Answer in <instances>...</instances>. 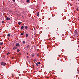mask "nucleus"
Listing matches in <instances>:
<instances>
[{
	"mask_svg": "<svg viewBox=\"0 0 79 79\" xmlns=\"http://www.w3.org/2000/svg\"><path fill=\"white\" fill-rule=\"evenodd\" d=\"M1 65H2V66H5L6 65V63L4 62H2L1 63Z\"/></svg>",
	"mask_w": 79,
	"mask_h": 79,
	"instance_id": "nucleus-1",
	"label": "nucleus"
},
{
	"mask_svg": "<svg viewBox=\"0 0 79 79\" xmlns=\"http://www.w3.org/2000/svg\"><path fill=\"white\" fill-rule=\"evenodd\" d=\"M74 35H77V31L76 30H75V31L74 32Z\"/></svg>",
	"mask_w": 79,
	"mask_h": 79,
	"instance_id": "nucleus-2",
	"label": "nucleus"
},
{
	"mask_svg": "<svg viewBox=\"0 0 79 79\" xmlns=\"http://www.w3.org/2000/svg\"><path fill=\"white\" fill-rule=\"evenodd\" d=\"M15 45L16 47H19L20 46V45H19V43H16Z\"/></svg>",
	"mask_w": 79,
	"mask_h": 79,
	"instance_id": "nucleus-3",
	"label": "nucleus"
},
{
	"mask_svg": "<svg viewBox=\"0 0 79 79\" xmlns=\"http://www.w3.org/2000/svg\"><path fill=\"white\" fill-rule=\"evenodd\" d=\"M13 48L14 50H16V49H17V48L16 47H14Z\"/></svg>",
	"mask_w": 79,
	"mask_h": 79,
	"instance_id": "nucleus-4",
	"label": "nucleus"
},
{
	"mask_svg": "<svg viewBox=\"0 0 79 79\" xmlns=\"http://www.w3.org/2000/svg\"><path fill=\"white\" fill-rule=\"evenodd\" d=\"M6 20H8L10 19V18H9V17H7L6 19Z\"/></svg>",
	"mask_w": 79,
	"mask_h": 79,
	"instance_id": "nucleus-5",
	"label": "nucleus"
},
{
	"mask_svg": "<svg viewBox=\"0 0 79 79\" xmlns=\"http://www.w3.org/2000/svg\"><path fill=\"white\" fill-rule=\"evenodd\" d=\"M3 44V42H1L0 43V45H2Z\"/></svg>",
	"mask_w": 79,
	"mask_h": 79,
	"instance_id": "nucleus-6",
	"label": "nucleus"
},
{
	"mask_svg": "<svg viewBox=\"0 0 79 79\" xmlns=\"http://www.w3.org/2000/svg\"><path fill=\"white\" fill-rule=\"evenodd\" d=\"M37 16L39 17V12H38L37 13Z\"/></svg>",
	"mask_w": 79,
	"mask_h": 79,
	"instance_id": "nucleus-7",
	"label": "nucleus"
},
{
	"mask_svg": "<svg viewBox=\"0 0 79 79\" xmlns=\"http://www.w3.org/2000/svg\"><path fill=\"white\" fill-rule=\"evenodd\" d=\"M29 45H27L26 48H29Z\"/></svg>",
	"mask_w": 79,
	"mask_h": 79,
	"instance_id": "nucleus-8",
	"label": "nucleus"
},
{
	"mask_svg": "<svg viewBox=\"0 0 79 79\" xmlns=\"http://www.w3.org/2000/svg\"><path fill=\"white\" fill-rule=\"evenodd\" d=\"M10 35H10V34L9 33L7 35V36H8V37H10Z\"/></svg>",
	"mask_w": 79,
	"mask_h": 79,
	"instance_id": "nucleus-9",
	"label": "nucleus"
},
{
	"mask_svg": "<svg viewBox=\"0 0 79 79\" xmlns=\"http://www.w3.org/2000/svg\"><path fill=\"white\" fill-rule=\"evenodd\" d=\"M21 29H24V26H22L21 27Z\"/></svg>",
	"mask_w": 79,
	"mask_h": 79,
	"instance_id": "nucleus-10",
	"label": "nucleus"
},
{
	"mask_svg": "<svg viewBox=\"0 0 79 79\" xmlns=\"http://www.w3.org/2000/svg\"><path fill=\"white\" fill-rule=\"evenodd\" d=\"M29 2H30V1L29 0H27V3H29Z\"/></svg>",
	"mask_w": 79,
	"mask_h": 79,
	"instance_id": "nucleus-11",
	"label": "nucleus"
},
{
	"mask_svg": "<svg viewBox=\"0 0 79 79\" xmlns=\"http://www.w3.org/2000/svg\"><path fill=\"white\" fill-rule=\"evenodd\" d=\"M21 23L20 22H19L18 23V24H19V25H20L21 24Z\"/></svg>",
	"mask_w": 79,
	"mask_h": 79,
	"instance_id": "nucleus-12",
	"label": "nucleus"
},
{
	"mask_svg": "<svg viewBox=\"0 0 79 79\" xmlns=\"http://www.w3.org/2000/svg\"><path fill=\"white\" fill-rule=\"evenodd\" d=\"M19 51H20V50L19 49H17V52H19Z\"/></svg>",
	"mask_w": 79,
	"mask_h": 79,
	"instance_id": "nucleus-13",
	"label": "nucleus"
},
{
	"mask_svg": "<svg viewBox=\"0 0 79 79\" xmlns=\"http://www.w3.org/2000/svg\"><path fill=\"white\" fill-rule=\"evenodd\" d=\"M10 53L9 52H8L6 53V55H10Z\"/></svg>",
	"mask_w": 79,
	"mask_h": 79,
	"instance_id": "nucleus-14",
	"label": "nucleus"
},
{
	"mask_svg": "<svg viewBox=\"0 0 79 79\" xmlns=\"http://www.w3.org/2000/svg\"><path fill=\"white\" fill-rule=\"evenodd\" d=\"M26 37H28V34H27L26 35Z\"/></svg>",
	"mask_w": 79,
	"mask_h": 79,
	"instance_id": "nucleus-15",
	"label": "nucleus"
},
{
	"mask_svg": "<svg viewBox=\"0 0 79 79\" xmlns=\"http://www.w3.org/2000/svg\"><path fill=\"white\" fill-rule=\"evenodd\" d=\"M25 29H27V26H25Z\"/></svg>",
	"mask_w": 79,
	"mask_h": 79,
	"instance_id": "nucleus-16",
	"label": "nucleus"
},
{
	"mask_svg": "<svg viewBox=\"0 0 79 79\" xmlns=\"http://www.w3.org/2000/svg\"><path fill=\"white\" fill-rule=\"evenodd\" d=\"M25 41H23V44H25Z\"/></svg>",
	"mask_w": 79,
	"mask_h": 79,
	"instance_id": "nucleus-17",
	"label": "nucleus"
},
{
	"mask_svg": "<svg viewBox=\"0 0 79 79\" xmlns=\"http://www.w3.org/2000/svg\"><path fill=\"white\" fill-rule=\"evenodd\" d=\"M21 35H24V33H21Z\"/></svg>",
	"mask_w": 79,
	"mask_h": 79,
	"instance_id": "nucleus-18",
	"label": "nucleus"
},
{
	"mask_svg": "<svg viewBox=\"0 0 79 79\" xmlns=\"http://www.w3.org/2000/svg\"><path fill=\"white\" fill-rule=\"evenodd\" d=\"M35 64H36V65H37L38 66H39V64H38V63H36Z\"/></svg>",
	"mask_w": 79,
	"mask_h": 79,
	"instance_id": "nucleus-19",
	"label": "nucleus"
},
{
	"mask_svg": "<svg viewBox=\"0 0 79 79\" xmlns=\"http://www.w3.org/2000/svg\"><path fill=\"white\" fill-rule=\"evenodd\" d=\"M12 59H14L15 58V57L13 56L12 57Z\"/></svg>",
	"mask_w": 79,
	"mask_h": 79,
	"instance_id": "nucleus-20",
	"label": "nucleus"
},
{
	"mask_svg": "<svg viewBox=\"0 0 79 79\" xmlns=\"http://www.w3.org/2000/svg\"><path fill=\"white\" fill-rule=\"evenodd\" d=\"M27 58H29V56H27Z\"/></svg>",
	"mask_w": 79,
	"mask_h": 79,
	"instance_id": "nucleus-21",
	"label": "nucleus"
},
{
	"mask_svg": "<svg viewBox=\"0 0 79 79\" xmlns=\"http://www.w3.org/2000/svg\"><path fill=\"white\" fill-rule=\"evenodd\" d=\"M38 64H40V62H38Z\"/></svg>",
	"mask_w": 79,
	"mask_h": 79,
	"instance_id": "nucleus-22",
	"label": "nucleus"
},
{
	"mask_svg": "<svg viewBox=\"0 0 79 79\" xmlns=\"http://www.w3.org/2000/svg\"><path fill=\"white\" fill-rule=\"evenodd\" d=\"M36 61V60H35V59H34V61Z\"/></svg>",
	"mask_w": 79,
	"mask_h": 79,
	"instance_id": "nucleus-23",
	"label": "nucleus"
},
{
	"mask_svg": "<svg viewBox=\"0 0 79 79\" xmlns=\"http://www.w3.org/2000/svg\"><path fill=\"white\" fill-rule=\"evenodd\" d=\"M32 56H34V54H32Z\"/></svg>",
	"mask_w": 79,
	"mask_h": 79,
	"instance_id": "nucleus-24",
	"label": "nucleus"
},
{
	"mask_svg": "<svg viewBox=\"0 0 79 79\" xmlns=\"http://www.w3.org/2000/svg\"><path fill=\"white\" fill-rule=\"evenodd\" d=\"M77 11H78V8H77Z\"/></svg>",
	"mask_w": 79,
	"mask_h": 79,
	"instance_id": "nucleus-25",
	"label": "nucleus"
},
{
	"mask_svg": "<svg viewBox=\"0 0 79 79\" xmlns=\"http://www.w3.org/2000/svg\"><path fill=\"white\" fill-rule=\"evenodd\" d=\"M32 66H33V68H34V66L32 65Z\"/></svg>",
	"mask_w": 79,
	"mask_h": 79,
	"instance_id": "nucleus-26",
	"label": "nucleus"
},
{
	"mask_svg": "<svg viewBox=\"0 0 79 79\" xmlns=\"http://www.w3.org/2000/svg\"><path fill=\"white\" fill-rule=\"evenodd\" d=\"M37 56L38 57H39V55H37Z\"/></svg>",
	"mask_w": 79,
	"mask_h": 79,
	"instance_id": "nucleus-27",
	"label": "nucleus"
},
{
	"mask_svg": "<svg viewBox=\"0 0 79 79\" xmlns=\"http://www.w3.org/2000/svg\"><path fill=\"white\" fill-rule=\"evenodd\" d=\"M14 2H15V0H13Z\"/></svg>",
	"mask_w": 79,
	"mask_h": 79,
	"instance_id": "nucleus-28",
	"label": "nucleus"
},
{
	"mask_svg": "<svg viewBox=\"0 0 79 79\" xmlns=\"http://www.w3.org/2000/svg\"><path fill=\"white\" fill-rule=\"evenodd\" d=\"M27 55H28V53H27Z\"/></svg>",
	"mask_w": 79,
	"mask_h": 79,
	"instance_id": "nucleus-29",
	"label": "nucleus"
},
{
	"mask_svg": "<svg viewBox=\"0 0 79 79\" xmlns=\"http://www.w3.org/2000/svg\"><path fill=\"white\" fill-rule=\"evenodd\" d=\"M2 23H3V21H2Z\"/></svg>",
	"mask_w": 79,
	"mask_h": 79,
	"instance_id": "nucleus-30",
	"label": "nucleus"
},
{
	"mask_svg": "<svg viewBox=\"0 0 79 79\" xmlns=\"http://www.w3.org/2000/svg\"><path fill=\"white\" fill-rule=\"evenodd\" d=\"M78 0V1H79V0Z\"/></svg>",
	"mask_w": 79,
	"mask_h": 79,
	"instance_id": "nucleus-31",
	"label": "nucleus"
}]
</instances>
